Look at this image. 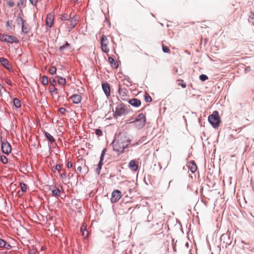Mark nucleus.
<instances>
[{
  "label": "nucleus",
  "mask_w": 254,
  "mask_h": 254,
  "mask_svg": "<svg viewBox=\"0 0 254 254\" xmlns=\"http://www.w3.org/2000/svg\"><path fill=\"white\" fill-rule=\"evenodd\" d=\"M6 26L8 30H11L14 28V25L12 24V20H8L6 23Z\"/></svg>",
  "instance_id": "4be33fe9"
},
{
  "label": "nucleus",
  "mask_w": 254,
  "mask_h": 254,
  "mask_svg": "<svg viewBox=\"0 0 254 254\" xmlns=\"http://www.w3.org/2000/svg\"><path fill=\"white\" fill-rule=\"evenodd\" d=\"M13 104L14 106L18 108H20L21 105V103L20 100H19L18 98H14L13 100Z\"/></svg>",
  "instance_id": "6ab92c4d"
},
{
  "label": "nucleus",
  "mask_w": 254,
  "mask_h": 254,
  "mask_svg": "<svg viewBox=\"0 0 254 254\" xmlns=\"http://www.w3.org/2000/svg\"><path fill=\"white\" fill-rule=\"evenodd\" d=\"M108 62L112 67L115 68H117L118 67V63L115 62V60L113 58L109 57L108 58Z\"/></svg>",
  "instance_id": "f3484780"
},
{
  "label": "nucleus",
  "mask_w": 254,
  "mask_h": 254,
  "mask_svg": "<svg viewBox=\"0 0 254 254\" xmlns=\"http://www.w3.org/2000/svg\"><path fill=\"white\" fill-rule=\"evenodd\" d=\"M162 50H163V52L165 53H168L170 52L169 48L166 46H164V45H163V46H162Z\"/></svg>",
  "instance_id": "e433bc0d"
},
{
  "label": "nucleus",
  "mask_w": 254,
  "mask_h": 254,
  "mask_svg": "<svg viewBox=\"0 0 254 254\" xmlns=\"http://www.w3.org/2000/svg\"><path fill=\"white\" fill-rule=\"evenodd\" d=\"M56 70H57V68L55 66H52L49 69V72L51 74H54L55 73H56Z\"/></svg>",
  "instance_id": "f704fd0d"
},
{
  "label": "nucleus",
  "mask_w": 254,
  "mask_h": 254,
  "mask_svg": "<svg viewBox=\"0 0 254 254\" xmlns=\"http://www.w3.org/2000/svg\"><path fill=\"white\" fill-rule=\"evenodd\" d=\"M50 83L51 84L54 86V84L55 83V80L54 79H53L52 81L50 80Z\"/></svg>",
  "instance_id": "864d4df0"
},
{
  "label": "nucleus",
  "mask_w": 254,
  "mask_h": 254,
  "mask_svg": "<svg viewBox=\"0 0 254 254\" xmlns=\"http://www.w3.org/2000/svg\"><path fill=\"white\" fill-rule=\"evenodd\" d=\"M6 40L5 41V42L9 43H17L18 42L17 38L14 36L6 35Z\"/></svg>",
  "instance_id": "6e6552de"
},
{
  "label": "nucleus",
  "mask_w": 254,
  "mask_h": 254,
  "mask_svg": "<svg viewBox=\"0 0 254 254\" xmlns=\"http://www.w3.org/2000/svg\"><path fill=\"white\" fill-rule=\"evenodd\" d=\"M74 1H77L78 0H73Z\"/></svg>",
  "instance_id": "680f3d73"
},
{
  "label": "nucleus",
  "mask_w": 254,
  "mask_h": 254,
  "mask_svg": "<svg viewBox=\"0 0 254 254\" xmlns=\"http://www.w3.org/2000/svg\"><path fill=\"white\" fill-rule=\"evenodd\" d=\"M60 177L62 179H65L66 178V175L65 173L61 174Z\"/></svg>",
  "instance_id": "09e8293b"
},
{
  "label": "nucleus",
  "mask_w": 254,
  "mask_h": 254,
  "mask_svg": "<svg viewBox=\"0 0 254 254\" xmlns=\"http://www.w3.org/2000/svg\"><path fill=\"white\" fill-rule=\"evenodd\" d=\"M127 111L125 106L124 105L120 104L116 108L115 110V112L114 113V117H121L123 115H125L127 114Z\"/></svg>",
  "instance_id": "20e7f679"
},
{
  "label": "nucleus",
  "mask_w": 254,
  "mask_h": 254,
  "mask_svg": "<svg viewBox=\"0 0 254 254\" xmlns=\"http://www.w3.org/2000/svg\"><path fill=\"white\" fill-rule=\"evenodd\" d=\"M172 181H170V182H169V185H170V184L172 183Z\"/></svg>",
  "instance_id": "13d9d810"
},
{
  "label": "nucleus",
  "mask_w": 254,
  "mask_h": 254,
  "mask_svg": "<svg viewBox=\"0 0 254 254\" xmlns=\"http://www.w3.org/2000/svg\"><path fill=\"white\" fill-rule=\"evenodd\" d=\"M77 170L79 172H81V170H82V167L81 166H78L77 168Z\"/></svg>",
  "instance_id": "603ef678"
},
{
  "label": "nucleus",
  "mask_w": 254,
  "mask_h": 254,
  "mask_svg": "<svg viewBox=\"0 0 254 254\" xmlns=\"http://www.w3.org/2000/svg\"><path fill=\"white\" fill-rule=\"evenodd\" d=\"M121 197V191L117 190H114L112 193L111 201L112 203H116L120 199Z\"/></svg>",
  "instance_id": "423d86ee"
},
{
  "label": "nucleus",
  "mask_w": 254,
  "mask_h": 254,
  "mask_svg": "<svg viewBox=\"0 0 254 254\" xmlns=\"http://www.w3.org/2000/svg\"><path fill=\"white\" fill-rule=\"evenodd\" d=\"M41 82L43 85H47L48 84V77L45 75H43L41 78Z\"/></svg>",
  "instance_id": "393cba45"
},
{
  "label": "nucleus",
  "mask_w": 254,
  "mask_h": 254,
  "mask_svg": "<svg viewBox=\"0 0 254 254\" xmlns=\"http://www.w3.org/2000/svg\"><path fill=\"white\" fill-rule=\"evenodd\" d=\"M15 21L18 25L21 26L24 23L23 20L20 15L17 17Z\"/></svg>",
  "instance_id": "412c9836"
},
{
  "label": "nucleus",
  "mask_w": 254,
  "mask_h": 254,
  "mask_svg": "<svg viewBox=\"0 0 254 254\" xmlns=\"http://www.w3.org/2000/svg\"><path fill=\"white\" fill-rule=\"evenodd\" d=\"M141 143V142L140 141H138L137 142H136L135 143H133L132 144H131V146L134 147V146L138 145Z\"/></svg>",
  "instance_id": "c03bdc74"
},
{
  "label": "nucleus",
  "mask_w": 254,
  "mask_h": 254,
  "mask_svg": "<svg viewBox=\"0 0 254 254\" xmlns=\"http://www.w3.org/2000/svg\"><path fill=\"white\" fill-rule=\"evenodd\" d=\"M69 47L70 44L67 42H66L64 45L60 47L59 50H60V51L62 52L64 51L66 48Z\"/></svg>",
  "instance_id": "a878e982"
},
{
  "label": "nucleus",
  "mask_w": 254,
  "mask_h": 254,
  "mask_svg": "<svg viewBox=\"0 0 254 254\" xmlns=\"http://www.w3.org/2000/svg\"><path fill=\"white\" fill-rule=\"evenodd\" d=\"M55 189L52 190V194L56 197H58L61 195V190L60 188H62L60 186H58L57 187H55Z\"/></svg>",
  "instance_id": "4468645a"
},
{
  "label": "nucleus",
  "mask_w": 254,
  "mask_h": 254,
  "mask_svg": "<svg viewBox=\"0 0 254 254\" xmlns=\"http://www.w3.org/2000/svg\"><path fill=\"white\" fill-rule=\"evenodd\" d=\"M189 169L192 172L194 173L197 170V166L194 161H190L188 164Z\"/></svg>",
  "instance_id": "9b49d317"
},
{
  "label": "nucleus",
  "mask_w": 254,
  "mask_h": 254,
  "mask_svg": "<svg viewBox=\"0 0 254 254\" xmlns=\"http://www.w3.org/2000/svg\"><path fill=\"white\" fill-rule=\"evenodd\" d=\"M211 254H213V253H212Z\"/></svg>",
  "instance_id": "0e129e2a"
},
{
  "label": "nucleus",
  "mask_w": 254,
  "mask_h": 254,
  "mask_svg": "<svg viewBox=\"0 0 254 254\" xmlns=\"http://www.w3.org/2000/svg\"><path fill=\"white\" fill-rule=\"evenodd\" d=\"M4 247L6 249L9 250L11 248V247L9 244H7L6 242L5 246Z\"/></svg>",
  "instance_id": "49530a36"
},
{
  "label": "nucleus",
  "mask_w": 254,
  "mask_h": 254,
  "mask_svg": "<svg viewBox=\"0 0 254 254\" xmlns=\"http://www.w3.org/2000/svg\"><path fill=\"white\" fill-rule=\"evenodd\" d=\"M67 167L68 168H71L72 167V163L71 162H68L67 164Z\"/></svg>",
  "instance_id": "de8ad7c7"
},
{
  "label": "nucleus",
  "mask_w": 254,
  "mask_h": 254,
  "mask_svg": "<svg viewBox=\"0 0 254 254\" xmlns=\"http://www.w3.org/2000/svg\"><path fill=\"white\" fill-rule=\"evenodd\" d=\"M95 132L98 136H101L102 135V131L100 129H96Z\"/></svg>",
  "instance_id": "58836bf2"
},
{
  "label": "nucleus",
  "mask_w": 254,
  "mask_h": 254,
  "mask_svg": "<svg viewBox=\"0 0 254 254\" xmlns=\"http://www.w3.org/2000/svg\"><path fill=\"white\" fill-rule=\"evenodd\" d=\"M101 49L103 52L106 53H108L109 51V49L107 47V45L106 44L101 45Z\"/></svg>",
  "instance_id": "c756f323"
},
{
  "label": "nucleus",
  "mask_w": 254,
  "mask_h": 254,
  "mask_svg": "<svg viewBox=\"0 0 254 254\" xmlns=\"http://www.w3.org/2000/svg\"><path fill=\"white\" fill-rule=\"evenodd\" d=\"M208 120L214 127H217L219 126L220 123V117L217 111L214 112L212 114L209 115Z\"/></svg>",
  "instance_id": "7ed1b4c3"
},
{
  "label": "nucleus",
  "mask_w": 254,
  "mask_h": 254,
  "mask_svg": "<svg viewBox=\"0 0 254 254\" xmlns=\"http://www.w3.org/2000/svg\"><path fill=\"white\" fill-rule=\"evenodd\" d=\"M101 45L108 44V39L105 35H103L101 39Z\"/></svg>",
  "instance_id": "cd10ccee"
},
{
  "label": "nucleus",
  "mask_w": 254,
  "mask_h": 254,
  "mask_svg": "<svg viewBox=\"0 0 254 254\" xmlns=\"http://www.w3.org/2000/svg\"><path fill=\"white\" fill-rule=\"evenodd\" d=\"M178 85L179 86H181V87H182L184 88L186 87V85L185 84H184V83H179Z\"/></svg>",
  "instance_id": "8fccbe9b"
},
{
  "label": "nucleus",
  "mask_w": 254,
  "mask_h": 254,
  "mask_svg": "<svg viewBox=\"0 0 254 254\" xmlns=\"http://www.w3.org/2000/svg\"><path fill=\"white\" fill-rule=\"evenodd\" d=\"M70 16H69L67 14H64L62 15L61 18L62 20H67L70 18Z\"/></svg>",
  "instance_id": "2f4dec72"
},
{
  "label": "nucleus",
  "mask_w": 254,
  "mask_h": 254,
  "mask_svg": "<svg viewBox=\"0 0 254 254\" xmlns=\"http://www.w3.org/2000/svg\"><path fill=\"white\" fill-rule=\"evenodd\" d=\"M23 0H20L21 2V3H22V2H23Z\"/></svg>",
  "instance_id": "bf43d9fd"
},
{
  "label": "nucleus",
  "mask_w": 254,
  "mask_h": 254,
  "mask_svg": "<svg viewBox=\"0 0 254 254\" xmlns=\"http://www.w3.org/2000/svg\"><path fill=\"white\" fill-rule=\"evenodd\" d=\"M128 103L131 105L135 107H138L141 105V101L136 98H132L130 99L128 101Z\"/></svg>",
  "instance_id": "9d476101"
},
{
  "label": "nucleus",
  "mask_w": 254,
  "mask_h": 254,
  "mask_svg": "<svg viewBox=\"0 0 254 254\" xmlns=\"http://www.w3.org/2000/svg\"><path fill=\"white\" fill-rule=\"evenodd\" d=\"M54 16L52 14H48L46 17V25L48 29H50L53 24Z\"/></svg>",
  "instance_id": "0eeeda50"
},
{
  "label": "nucleus",
  "mask_w": 254,
  "mask_h": 254,
  "mask_svg": "<svg viewBox=\"0 0 254 254\" xmlns=\"http://www.w3.org/2000/svg\"><path fill=\"white\" fill-rule=\"evenodd\" d=\"M57 89L56 88H53V90L52 91H51L52 92H55L56 93H57Z\"/></svg>",
  "instance_id": "6e6d98bb"
},
{
  "label": "nucleus",
  "mask_w": 254,
  "mask_h": 254,
  "mask_svg": "<svg viewBox=\"0 0 254 254\" xmlns=\"http://www.w3.org/2000/svg\"><path fill=\"white\" fill-rule=\"evenodd\" d=\"M0 162H1L3 164H6L7 162V159L4 155H0Z\"/></svg>",
  "instance_id": "7c9ffc66"
},
{
  "label": "nucleus",
  "mask_w": 254,
  "mask_h": 254,
  "mask_svg": "<svg viewBox=\"0 0 254 254\" xmlns=\"http://www.w3.org/2000/svg\"><path fill=\"white\" fill-rule=\"evenodd\" d=\"M131 140L125 133H120L117 135L112 143L114 151L120 154L124 152L125 148L128 147Z\"/></svg>",
  "instance_id": "f257e3e1"
},
{
  "label": "nucleus",
  "mask_w": 254,
  "mask_h": 254,
  "mask_svg": "<svg viewBox=\"0 0 254 254\" xmlns=\"http://www.w3.org/2000/svg\"><path fill=\"white\" fill-rule=\"evenodd\" d=\"M145 100L146 102H150L152 101V98L149 95L145 96Z\"/></svg>",
  "instance_id": "ea45409f"
},
{
  "label": "nucleus",
  "mask_w": 254,
  "mask_h": 254,
  "mask_svg": "<svg viewBox=\"0 0 254 254\" xmlns=\"http://www.w3.org/2000/svg\"><path fill=\"white\" fill-rule=\"evenodd\" d=\"M21 190L23 192H25L27 190V186L26 184L23 183H20Z\"/></svg>",
  "instance_id": "72a5a7b5"
},
{
  "label": "nucleus",
  "mask_w": 254,
  "mask_h": 254,
  "mask_svg": "<svg viewBox=\"0 0 254 254\" xmlns=\"http://www.w3.org/2000/svg\"><path fill=\"white\" fill-rule=\"evenodd\" d=\"M70 25L69 27L70 30L74 28L77 24V20L75 17H73L70 20Z\"/></svg>",
  "instance_id": "a211bd4d"
},
{
  "label": "nucleus",
  "mask_w": 254,
  "mask_h": 254,
  "mask_svg": "<svg viewBox=\"0 0 254 254\" xmlns=\"http://www.w3.org/2000/svg\"><path fill=\"white\" fill-rule=\"evenodd\" d=\"M119 92L121 95L124 96V95H125V96H126V95L125 94V93L124 92L121 91L120 88H119Z\"/></svg>",
  "instance_id": "a18cd8bd"
},
{
  "label": "nucleus",
  "mask_w": 254,
  "mask_h": 254,
  "mask_svg": "<svg viewBox=\"0 0 254 254\" xmlns=\"http://www.w3.org/2000/svg\"><path fill=\"white\" fill-rule=\"evenodd\" d=\"M55 189V187L53 186H50L49 187V190L52 191V190Z\"/></svg>",
  "instance_id": "5fc2aeb1"
},
{
  "label": "nucleus",
  "mask_w": 254,
  "mask_h": 254,
  "mask_svg": "<svg viewBox=\"0 0 254 254\" xmlns=\"http://www.w3.org/2000/svg\"><path fill=\"white\" fill-rule=\"evenodd\" d=\"M102 165H103V162H101V163L99 162L97 167L96 169V173L98 175H99L100 174V171H101Z\"/></svg>",
  "instance_id": "c85d7f7f"
},
{
  "label": "nucleus",
  "mask_w": 254,
  "mask_h": 254,
  "mask_svg": "<svg viewBox=\"0 0 254 254\" xmlns=\"http://www.w3.org/2000/svg\"><path fill=\"white\" fill-rule=\"evenodd\" d=\"M129 123H135V126L138 128H142L145 124V118L143 114L140 113L138 115L134 120H130Z\"/></svg>",
  "instance_id": "f03ea898"
},
{
  "label": "nucleus",
  "mask_w": 254,
  "mask_h": 254,
  "mask_svg": "<svg viewBox=\"0 0 254 254\" xmlns=\"http://www.w3.org/2000/svg\"><path fill=\"white\" fill-rule=\"evenodd\" d=\"M30 2L32 4H36V3L37 2V0H29Z\"/></svg>",
  "instance_id": "3c124183"
},
{
  "label": "nucleus",
  "mask_w": 254,
  "mask_h": 254,
  "mask_svg": "<svg viewBox=\"0 0 254 254\" xmlns=\"http://www.w3.org/2000/svg\"><path fill=\"white\" fill-rule=\"evenodd\" d=\"M80 230L82 233V235L85 237L87 238L88 236V232L86 229V226L85 224H83L80 228Z\"/></svg>",
  "instance_id": "dca6fc26"
},
{
  "label": "nucleus",
  "mask_w": 254,
  "mask_h": 254,
  "mask_svg": "<svg viewBox=\"0 0 254 254\" xmlns=\"http://www.w3.org/2000/svg\"><path fill=\"white\" fill-rule=\"evenodd\" d=\"M6 34H2L0 33V40L2 42H5L6 40Z\"/></svg>",
  "instance_id": "c9c22d12"
},
{
  "label": "nucleus",
  "mask_w": 254,
  "mask_h": 254,
  "mask_svg": "<svg viewBox=\"0 0 254 254\" xmlns=\"http://www.w3.org/2000/svg\"><path fill=\"white\" fill-rule=\"evenodd\" d=\"M251 216L254 218V217L253 216V214H251Z\"/></svg>",
  "instance_id": "052dcab7"
},
{
  "label": "nucleus",
  "mask_w": 254,
  "mask_h": 254,
  "mask_svg": "<svg viewBox=\"0 0 254 254\" xmlns=\"http://www.w3.org/2000/svg\"><path fill=\"white\" fill-rule=\"evenodd\" d=\"M129 168L133 171H136L138 169V165L134 160H131L128 164Z\"/></svg>",
  "instance_id": "f8f14e48"
},
{
  "label": "nucleus",
  "mask_w": 254,
  "mask_h": 254,
  "mask_svg": "<svg viewBox=\"0 0 254 254\" xmlns=\"http://www.w3.org/2000/svg\"><path fill=\"white\" fill-rule=\"evenodd\" d=\"M45 135L51 143L55 142V138L49 132H45Z\"/></svg>",
  "instance_id": "aec40b11"
},
{
  "label": "nucleus",
  "mask_w": 254,
  "mask_h": 254,
  "mask_svg": "<svg viewBox=\"0 0 254 254\" xmlns=\"http://www.w3.org/2000/svg\"><path fill=\"white\" fill-rule=\"evenodd\" d=\"M59 111L61 114L64 115L66 111V110L64 108L62 107L59 109Z\"/></svg>",
  "instance_id": "a19ab883"
},
{
  "label": "nucleus",
  "mask_w": 254,
  "mask_h": 254,
  "mask_svg": "<svg viewBox=\"0 0 254 254\" xmlns=\"http://www.w3.org/2000/svg\"><path fill=\"white\" fill-rule=\"evenodd\" d=\"M61 166L60 165H57L54 168L53 171H55L56 170H58V172H60L61 170Z\"/></svg>",
  "instance_id": "79ce46f5"
},
{
  "label": "nucleus",
  "mask_w": 254,
  "mask_h": 254,
  "mask_svg": "<svg viewBox=\"0 0 254 254\" xmlns=\"http://www.w3.org/2000/svg\"><path fill=\"white\" fill-rule=\"evenodd\" d=\"M1 151L6 154H9L11 151V147L10 144L7 141H2L1 139Z\"/></svg>",
  "instance_id": "39448f33"
},
{
  "label": "nucleus",
  "mask_w": 254,
  "mask_h": 254,
  "mask_svg": "<svg viewBox=\"0 0 254 254\" xmlns=\"http://www.w3.org/2000/svg\"><path fill=\"white\" fill-rule=\"evenodd\" d=\"M6 83H7L8 84H11V82H10V81H8V80L6 81Z\"/></svg>",
  "instance_id": "4d7b16f0"
},
{
  "label": "nucleus",
  "mask_w": 254,
  "mask_h": 254,
  "mask_svg": "<svg viewBox=\"0 0 254 254\" xmlns=\"http://www.w3.org/2000/svg\"><path fill=\"white\" fill-rule=\"evenodd\" d=\"M253 16H254V13H253Z\"/></svg>",
  "instance_id": "e2e57ef3"
},
{
  "label": "nucleus",
  "mask_w": 254,
  "mask_h": 254,
  "mask_svg": "<svg viewBox=\"0 0 254 254\" xmlns=\"http://www.w3.org/2000/svg\"><path fill=\"white\" fill-rule=\"evenodd\" d=\"M103 90L104 91L105 95L108 97L110 95V87L108 83H105L102 85Z\"/></svg>",
  "instance_id": "1a4fd4ad"
},
{
  "label": "nucleus",
  "mask_w": 254,
  "mask_h": 254,
  "mask_svg": "<svg viewBox=\"0 0 254 254\" xmlns=\"http://www.w3.org/2000/svg\"><path fill=\"white\" fill-rule=\"evenodd\" d=\"M8 4L9 7H12L14 5V3L12 0H9L8 2Z\"/></svg>",
  "instance_id": "37998d69"
},
{
  "label": "nucleus",
  "mask_w": 254,
  "mask_h": 254,
  "mask_svg": "<svg viewBox=\"0 0 254 254\" xmlns=\"http://www.w3.org/2000/svg\"><path fill=\"white\" fill-rule=\"evenodd\" d=\"M22 31L24 33H27L29 31V27L28 25H25L24 23L21 26Z\"/></svg>",
  "instance_id": "5701e85b"
},
{
  "label": "nucleus",
  "mask_w": 254,
  "mask_h": 254,
  "mask_svg": "<svg viewBox=\"0 0 254 254\" xmlns=\"http://www.w3.org/2000/svg\"><path fill=\"white\" fill-rule=\"evenodd\" d=\"M58 82L59 84L64 85L66 83V80L64 78L58 76Z\"/></svg>",
  "instance_id": "b1692460"
},
{
  "label": "nucleus",
  "mask_w": 254,
  "mask_h": 254,
  "mask_svg": "<svg viewBox=\"0 0 254 254\" xmlns=\"http://www.w3.org/2000/svg\"><path fill=\"white\" fill-rule=\"evenodd\" d=\"M71 99L74 104H78L81 102V97L78 94H74L71 96Z\"/></svg>",
  "instance_id": "ddd939ff"
},
{
  "label": "nucleus",
  "mask_w": 254,
  "mask_h": 254,
  "mask_svg": "<svg viewBox=\"0 0 254 254\" xmlns=\"http://www.w3.org/2000/svg\"><path fill=\"white\" fill-rule=\"evenodd\" d=\"M0 63L6 68H9L10 64L8 62V61L4 58H0Z\"/></svg>",
  "instance_id": "2eb2a0df"
},
{
  "label": "nucleus",
  "mask_w": 254,
  "mask_h": 254,
  "mask_svg": "<svg viewBox=\"0 0 254 254\" xmlns=\"http://www.w3.org/2000/svg\"><path fill=\"white\" fill-rule=\"evenodd\" d=\"M6 242L2 239H0V248H3L5 246Z\"/></svg>",
  "instance_id": "4c0bfd02"
},
{
  "label": "nucleus",
  "mask_w": 254,
  "mask_h": 254,
  "mask_svg": "<svg viewBox=\"0 0 254 254\" xmlns=\"http://www.w3.org/2000/svg\"><path fill=\"white\" fill-rule=\"evenodd\" d=\"M208 77L207 75H206L205 74H201L200 76H199V79L202 81H204L205 80H206L207 79H208Z\"/></svg>",
  "instance_id": "473e14b6"
},
{
  "label": "nucleus",
  "mask_w": 254,
  "mask_h": 254,
  "mask_svg": "<svg viewBox=\"0 0 254 254\" xmlns=\"http://www.w3.org/2000/svg\"><path fill=\"white\" fill-rule=\"evenodd\" d=\"M106 151H107L106 148H104L102 150L100 158L99 163L103 162V161L104 158V156L106 153Z\"/></svg>",
  "instance_id": "bb28decb"
}]
</instances>
